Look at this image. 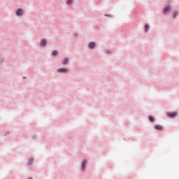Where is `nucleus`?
<instances>
[{"mask_svg": "<svg viewBox=\"0 0 179 179\" xmlns=\"http://www.w3.org/2000/svg\"><path fill=\"white\" fill-rule=\"evenodd\" d=\"M73 2V0H67L66 1L67 5H72Z\"/></svg>", "mask_w": 179, "mask_h": 179, "instance_id": "ddd939ff", "label": "nucleus"}, {"mask_svg": "<svg viewBox=\"0 0 179 179\" xmlns=\"http://www.w3.org/2000/svg\"><path fill=\"white\" fill-rule=\"evenodd\" d=\"M88 48L90 50H94L96 48V42L95 41H91L88 43Z\"/></svg>", "mask_w": 179, "mask_h": 179, "instance_id": "20e7f679", "label": "nucleus"}, {"mask_svg": "<svg viewBox=\"0 0 179 179\" xmlns=\"http://www.w3.org/2000/svg\"><path fill=\"white\" fill-rule=\"evenodd\" d=\"M62 64L63 65H68V64H69V57H65L64 59L62 60Z\"/></svg>", "mask_w": 179, "mask_h": 179, "instance_id": "6e6552de", "label": "nucleus"}, {"mask_svg": "<svg viewBox=\"0 0 179 179\" xmlns=\"http://www.w3.org/2000/svg\"><path fill=\"white\" fill-rule=\"evenodd\" d=\"M104 16H106V17H114V15L111 14H105Z\"/></svg>", "mask_w": 179, "mask_h": 179, "instance_id": "2eb2a0df", "label": "nucleus"}, {"mask_svg": "<svg viewBox=\"0 0 179 179\" xmlns=\"http://www.w3.org/2000/svg\"><path fill=\"white\" fill-rule=\"evenodd\" d=\"M33 161H34L33 159H29V160H28V164H33Z\"/></svg>", "mask_w": 179, "mask_h": 179, "instance_id": "f3484780", "label": "nucleus"}, {"mask_svg": "<svg viewBox=\"0 0 179 179\" xmlns=\"http://www.w3.org/2000/svg\"><path fill=\"white\" fill-rule=\"evenodd\" d=\"M40 45H41V47H45V46L47 45V39L43 38V39L41 41Z\"/></svg>", "mask_w": 179, "mask_h": 179, "instance_id": "0eeeda50", "label": "nucleus"}, {"mask_svg": "<svg viewBox=\"0 0 179 179\" xmlns=\"http://www.w3.org/2000/svg\"><path fill=\"white\" fill-rule=\"evenodd\" d=\"M150 29V25H149V24H145V27H144L145 33H148V31H149Z\"/></svg>", "mask_w": 179, "mask_h": 179, "instance_id": "1a4fd4ad", "label": "nucleus"}, {"mask_svg": "<svg viewBox=\"0 0 179 179\" xmlns=\"http://www.w3.org/2000/svg\"><path fill=\"white\" fill-rule=\"evenodd\" d=\"M24 13V10H23V8H20L17 10L15 15L16 16H22Z\"/></svg>", "mask_w": 179, "mask_h": 179, "instance_id": "7ed1b4c3", "label": "nucleus"}, {"mask_svg": "<svg viewBox=\"0 0 179 179\" xmlns=\"http://www.w3.org/2000/svg\"><path fill=\"white\" fill-rule=\"evenodd\" d=\"M57 71L59 72V73H68V72H69V70H68V69L66 67L57 69Z\"/></svg>", "mask_w": 179, "mask_h": 179, "instance_id": "f03ea898", "label": "nucleus"}, {"mask_svg": "<svg viewBox=\"0 0 179 179\" xmlns=\"http://www.w3.org/2000/svg\"><path fill=\"white\" fill-rule=\"evenodd\" d=\"M87 164V160L83 161V163L82 164V170H83V171H85V170H86Z\"/></svg>", "mask_w": 179, "mask_h": 179, "instance_id": "9d476101", "label": "nucleus"}, {"mask_svg": "<svg viewBox=\"0 0 179 179\" xmlns=\"http://www.w3.org/2000/svg\"><path fill=\"white\" fill-rule=\"evenodd\" d=\"M106 54H111V53L113 52V50H110V49H107V50H106Z\"/></svg>", "mask_w": 179, "mask_h": 179, "instance_id": "dca6fc26", "label": "nucleus"}, {"mask_svg": "<svg viewBox=\"0 0 179 179\" xmlns=\"http://www.w3.org/2000/svg\"><path fill=\"white\" fill-rule=\"evenodd\" d=\"M52 55H58V50H53L52 52Z\"/></svg>", "mask_w": 179, "mask_h": 179, "instance_id": "4468645a", "label": "nucleus"}, {"mask_svg": "<svg viewBox=\"0 0 179 179\" xmlns=\"http://www.w3.org/2000/svg\"><path fill=\"white\" fill-rule=\"evenodd\" d=\"M149 120L151 122H155V117L152 115H150L149 116Z\"/></svg>", "mask_w": 179, "mask_h": 179, "instance_id": "f8f14e48", "label": "nucleus"}, {"mask_svg": "<svg viewBox=\"0 0 179 179\" xmlns=\"http://www.w3.org/2000/svg\"><path fill=\"white\" fill-rule=\"evenodd\" d=\"M167 117H169V118H176L178 114L176 113H168L166 114Z\"/></svg>", "mask_w": 179, "mask_h": 179, "instance_id": "39448f33", "label": "nucleus"}, {"mask_svg": "<svg viewBox=\"0 0 179 179\" xmlns=\"http://www.w3.org/2000/svg\"><path fill=\"white\" fill-rule=\"evenodd\" d=\"M28 179H33V178H28Z\"/></svg>", "mask_w": 179, "mask_h": 179, "instance_id": "6ab92c4d", "label": "nucleus"}, {"mask_svg": "<svg viewBox=\"0 0 179 179\" xmlns=\"http://www.w3.org/2000/svg\"><path fill=\"white\" fill-rule=\"evenodd\" d=\"M154 128L157 131H163V129H164V127H163V125H161V124H156Z\"/></svg>", "mask_w": 179, "mask_h": 179, "instance_id": "423d86ee", "label": "nucleus"}, {"mask_svg": "<svg viewBox=\"0 0 179 179\" xmlns=\"http://www.w3.org/2000/svg\"><path fill=\"white\" fill-rule=\"evenodd\" d=\"M5 61V59L3 57H0V64H2Z\"/></svg>", "mask_w": 179, "mask_h": 179, "instance_id": "a211bd4d", "label": "nucleus"}, {"mask_svg": "<svg viewBox=\"0 0 179 179\" xmlns=\"http://www.w3.org/2000/svg\"><path fill=\"white\" fill-rule=\"evenodd\" d=\"M178 15H179L178 10H174L173 13V19H176V17H177V16H178Z\"/></svg>", "mask_w": 179, "mask_h": 179, "instance_id": "9b49d317", "label": "nucleus"}, {"mask_svg": "<svg viewBox=\"0 0 179 179\" xmlns=\"http://www.w3.org/2000/svg\"><path fill=\"white\" fill-rule=\"evenodd\" d=\"M172 9H173V6H171V5L170 4L165 6L162 10L163 15H166V13H169V12H170V10H171Z\"/></svg>", "mask_w": 179, "mask_h": 179, "instance_id": "f257e3e1", "label": "nucleus"}, {"mask_svg": "<svg viewBox=\"0 0 179 179\" xmlns=\"http://www.w3.org/2000/svg\"><path fill=\"white\" fill-rule=\"evenodd\" d=\"M7 134H9V131H7Z\"/></svg>", "mask_w": 179, "mask_h": 179, "instance_id": "aec40b11", "label": "nucleus"}]
</instances>
